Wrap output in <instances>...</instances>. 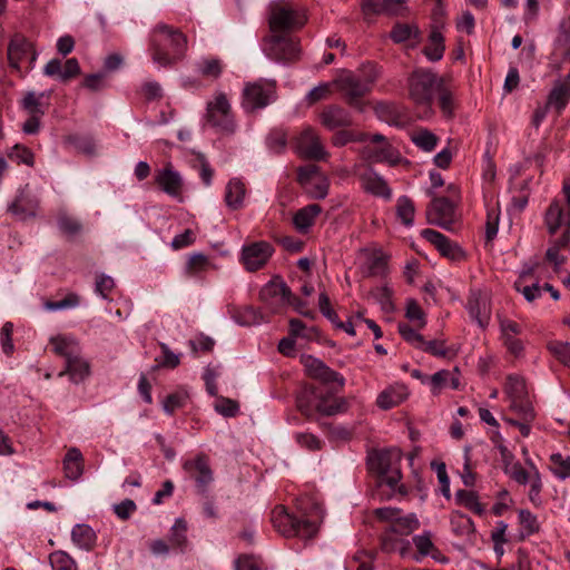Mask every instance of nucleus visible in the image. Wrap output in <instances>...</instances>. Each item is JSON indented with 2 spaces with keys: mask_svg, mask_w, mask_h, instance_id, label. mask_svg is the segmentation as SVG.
Listing matches in <instances>:
<instances>
[{
  "mask_svg": "<svg viewBox=\"0 0 570 570\" xmlns=\"http://www.w3.org/2000/svg\"><path fill=\"white\" fill-rule=\"evenodd\" d=\"M368 134L351 129L350 127L341 128L331 138L332 145L335 147H344L350 142H365Z\"/></svg>",
  "mask_w": 570,
  "mask_h": 570,
  "instance_id": "nucleus-36",
  "label": "nucleus"
},
{
  "mask_svg": "<svg viewBox=\"0 0 570 570\" xmlns=\"http://www.w3.org/2000/svg\"><path fill=\"white\" fill-rule=\"evenodd\" d=\"M274 253V247L265 240L254 242L243 246L240 261L247 272L263 268Z\"/></svg>",
  "mask_w": 570,
  "mask_h": 570,
  "instance_id": "nucleus-14",
  "label": "nucleus"
},
{
  "mask_svg": "<svg viewBox=\"0 0 570 570\" xmlns=\"http://www.w3.org/2000/svg\"><path fill=\"white\" fill-rule=\"evenodd\" d=\"M72 542L80 549L90 551L96 543V533L88 524H76L71 531Z\"/></svg>",
  "mask_w": 570,
  "mask_h": 570,
  "instance_id": "nucleus-34",
  "label": "nucleus"
},
{
  "mask_svg": "<svg viewBox=\"0 0 570 570\" xmlns=\"http://www.w3.org/2000/svg\"><path fill=\"white\" fill-rule=\"evenodd\" d=\"M455 501L478 515L484 513V507L480 503L479 497L474 491L458 490Z\"/></svg>",
  "mask_w": 570,
  "mask_h": 570,
  "instance_id": "nucleus-41",
  "label": "nucleus"
},
{
  "mask_svg": "<svg viewBox=\"0 0 570 570\" xmlns=\"http://www.w3.org/2000/svg\"><path fill=\"white\" fill-rule=\"evenodd\" d=\"M303 364L306 371V374L318 381L317 384H326L336 383L341 389L345 385V379L338 372L328 367L323 361L316 358L314 356H306L303 358Z\"/></svg>",
  "mask_w": 570,
  "mask_h": 570,
  "instance_id": "nucleus-15",
  "label": "nucleus"
},
{
  "mask_svg": "<svg viewBox=\"0 0 570 570\" xmlns=\"http://www.w3.org/2000/svg\"><path fill=\"white\" fill-rule=\"evenodd\" d=\"M40 206L39 198L29 190H21L14 200L8 206V212L19 220H26L37 216Z\"/></svg>",
  "mask_w": 570,
  "mask_h": 570,
  "instance_id": "nucleus-19",
  "label": "nucleus"
},
{
  "mask_svg": "<svg viewBox=\"0 0 570 570\" xmlns=\"http://www.w3.org/2000/svg\"><path fill=\"white\" fill-rule=\"evenodd\" d=\"M82 87L94 92L106 89L108 87L106 72L100 71L87 75L83 78Z\"/></svg>",
  "mask_w": 570,
  "mask_h": 570,
  "instance_id": "nucleus-61",
  "label": "nucleus"
},
{
  "mask_svg": "<svg viewBox=\"0 0 570 570\" xmlns=\"http://www.w3.org/2000/svg\"><path fill=\"white\" fill-rule=\"evenodd\" d=\"M183 470L195 481L197 493L205 497L210 483L214 481L208 456L199 453L194 459L186 460L183 463Z\"/></svg>",
  "mask_w": 570,
  "mask_h": 570,
  "instance_id": "nucleus-11",
  "label": "nucleus"
},
{
  "mask_svg": "<svg viewBox=\"0 0 570 570\" xmlns=\"http://www.w3.org/2000/svg\"><path fill=\"white\" fill-rule=\"evenodd\" d=\"M292 291L279 277H273L259 292V299L272 313H277L291 302Z\"/></svg>",
  "mask_w": 570,
  "mask_h": 570,
  "instance_id": "nucleus-12",
  "label": "nucleus"
},
{
  "mask_svg": "<svg viewBox=\"0 0 570 570\" xmlns=\"http://www.w3.org/2000/svg\"><path fill=\"white\" fill-rule=\"evenodd\" d=\"M187 397V394L179 392L168 394L163 401L164 411L167 414H174L176 410L185 406Z\"/></svg>",
  "mask_w": 570,
  "mask_h": 570,
  "instance_id": "nucleus-63",
  "label": "nucleus"
},
{
  "mask_svg": "<svg viewBox=\"0 0 570 570\" xmlns=\"http://www.w3.org/2000/svg\"><path fill=\"white\" fill-rule=\"evenodd\" d=\"M156 184L160 189L174 198L181 196L183 179L178 171L174 170L170 165L159 170L155 177Z\"/></svg>",
  "mask_w": 570,
  "mask_h": 570,
  "instance_id": "nucleus-23",
  "label": "nucleus"
},
{
  "mask_svg": "<svg viewBox=\"0 0 570 570\" xmlns=\"http://www.w3.org/2000/svg\"><path fill=\"white\" fill-rule=\"evenodd\" d=\"M570 101V72L557 80L548 96L547 105L560 115Z\"/></svg>",
  "mask_w": 570,
  "mask_h": 570,
  "instance_id": "nucleus-25",
  "label": "nucleus"
},
{
  "mask_svg": "<svg viewBox=\"0 0 570 570\" xmlns=\"http://www.w3.org/2000/svg\"><path fill=\"white\" fill-rule=\"evenodd\" d=\"M407 85L411 100L416 106L430 108L439 85L436 75L428 69H416L409 77Z\"/></svg>",
  "mask_w": 570,
  "mask_h": 570,
  "instance_id": "nucleus-7",
  "label": "nucleus"
},
{
  "mask_svg": "<svg viewBox=\"0 0 570 570\" xmlns=\"http://www.w3.org/2000/svg\"><path fill=\"white\" fill-rule=\"evenodd\" d=\"M209 265V259L205 254L194 253L188 256L185 265V274L188 277H198L208 269Z\"/></svg>",
  "mask_w": 570,
  "mask_h": 570,
  "instance_id": "nucleus-37",
  "label": "nucleus"
},
{
  "mask_svg": "<svg viewBox=\"0 0 570 570\" xmlns=\"http://www.w3.org/2000/svg\"><path fill=\"white\" fill-rule=\"evenodd\" d=\"M419 527L420 522L416 515L412 513L405 517H401L399 514L389 528L392 530V532H395L400 537H406L419 529Z\"/></svg>",
  "mask_w": 570,
  "mask_h": 570,
  "instance_id": "nucleus-39",
  "label": "nucleus"
},
{
  "mask_svg": "<svg viewBox=\"0 0 570 570\" xmlns=\"http://www.w3.org/2000/svg\"><path fill=\"white\" fill-rule=\"evenodd\" d=\"M510 407L524 421H533L535 419V412L528 395L511 400Z\"/></svg>",
  "mask_w": 570,
  "mask_h": 570,
  "instance_id": "nucleus-45",
  "label": "nucleus"
},
{
  "mask_svg": "<svg viewBox=\"0 0 570 570\" xmlns=\"http://www.w3.org/2000/svg\"><path fill=\"white\" fill-rule=\"evenodd\" d=\"M50 344L52 345L53 352L57 355L63 357L65 361L70 358L79 351L78 345L73 341L63 336L52 337L50 340Z\"/></svg>",
  "mask_w": 570,
  "mask_h": 570,
  "instance_id": "nucleus-42",
  "label": "nucleus"
},
{
  "mask_svg": "<svg viewBox=\"0 0 570 570\" xmlns=\"http://www.w3.org/2000/svg\"><path fill=\"white\" fill-rule=\"evenodd\" d=\"M187 48V37L180 29L159 22L151 30L149 51L153 61L160 67L168 68L183 60Z\"/></svg>",
  "mask_w": 570,
  "mask_h": 570,
  "instance_id": "nucleus-3",
  "label": "nucleus"
},
{
  "mask_svg": "<svg viewBox=\"0 0 570 570\" xmlns=\"http://www.w3.org/2000/svg\"><path fill=\"white\" fill-rule=\"evenodd\" d=\"M7 55L9 65L17 70H19L20 62L23 59H29L30 65L37 60V52L32 42H30L24 36L20 33H16L10 39Z\"/></svg>",
  "mask_w": 570,
  "mask_h": 570,
  "instance_id": "nucleus-17",
  "label": "nucleus"
},
{
  "mask_svg": "<svg viewBox=\"0 0 570 570\" xmlns=\"http://www.w3.org/2000/svg\"><path fill=\"white\" fill-rule=\"evenodd\" d=\"M532 273L531 269L522 272L518 281L514 283V288L522 293L524 298L528 302H533L538 297L542 295V286H539L538 284L532 285H523L522 282L527 277V275H530Z\"/></svg>",
  "mask_w": 570,
  "mask_h": 570,
  "instance_id": "nucleus-47",
  "label": "nucleus"
},
{
  "mask_svg": "<svg viewBox=\"0 0 570 570\" xmlns=\"http://www.w3.org/2000/svg\"><path fill=\"white\" fill-rule=\"evenodd\" d=\"M63 471L66 478L78 480L83 472V458L78 448H70L63 459Z\"/></svg>",
  "mask_w": 570,
  "mask_h": 570,
  "instance_id": "nucleus-32",
  "label": "nucleus"
},
{
  "mask_svg": "<svg viewBox=\"0 0 570 570\" xmlns=\"http://www.w3.org/2000/svg\"><path fill=\"white\" fill-rule=\"evenodd\" d=\"M518 517L519 523L523 530V537H530L540 531V523L537 515H534L530 510L521 509Z\"/></svg>",
  "mask_w": 570,
  "mask_h": 570,
  "instance_id": "nucleus-51",
  "label": "nucleus"
},
{
  "mask_svg": "<svg viewBox=\"0 0 570 570\" xmlns=\"http://www.w3.org/2000/svg\"><path fill=\"white\" fill-rule=\"evenodd\" d=\"M294 438L301 448H304L308 451H318L322 449L323 442L312 433L298 432L294 435Z\"/></svg>",
  "mask_w": 570,
  "mask_h": 570,
  "instance_id": "nucleus-64",
  "label": "nucleus"
},
{
  "mask_svg": "<svg viewBox=\"0 0 570 570\" xmlns=\"http://www.w3.org/2000/svg\"><path fill=\"white\" fill-rule=\"evenodd\" d=\"M367 465L371 472L377 474L379 485H387L394 490L401 480V471L393 459V452L381 450L372 452L367 458Z\"/></svg>",
  "mask_w": 570,
  "mask_h": 570,
  "instance_id": "nucleus-9",
  "label": "nucleus"
},
{
  "mask_svg": "<svg viewBox=\"0 0 570 570\" xmlns=\"http://www.w3.org/2000/svg\"><path fill=\"white\" fill-rule=\"evenodd\" d=\"M551 472L560 480L570 476V456L561 453H553L550 456Z\"/></svg>",
  "mask_w": 570,
  "mask_h": 570,
  "instance_id": "nucleus-44",
  "label": "nucleus"
},
{
  "mask_svg": "<svg viewBox=\"0 0 570 570\" xmlns=\"http://www.w3.org/2000/svg\"><path fill=\"white\" fill-rule=\"evenodd\" d=\"M307 21L305 13L284 1H272L268 6V26L273 35L299 30Z\"/></svg>",
  "mask_w": 570,
  "mask_h": 570,
  "instance_id": "nucleus-5",
  "label": "nucleus"
},
{
  "mask_svg": "<svg viewBox=\"0 0 570 570\" xmlns=\"http://www.w3.org/2000/svg\"><path fill=\"white\" fill-rule=\"evenodd\" d=\"M568 49H570V17L563 18L558 26L551 56L557 59L560 53Z\"/></svg>",
  "mask_w": 570,
  "mask_h": 570,
  "instance_id": "nucleus-35",
  "label": "nucleus"
},
{
  "mask_svg": "<svg viewBox=\"0 0 570 570\" xmlns=\"http://www.w3.org/2000/svg\"><path fill=\"white\" fill-rule=\"evenodd\" d=\"M413 543L415 544L419 554L411 553V556L416 562H420L422 557L429 556L434 549L430 532L413 537Z\"/></svg>",
  "mask_w": 570,
  "mask_h": 570,
  "instance_id": "nucleus-57",
  "label": "nucleus"
},
{
  "mask_svg": "<svg viewBox=\"0 0 570 570\" xmlns=\"http://www.w3.org/2000/svg\"><path fill=\"white\" fill-rule=\"evenodd\" d=\"M66 142L71 145L76 150L86 155L95 154V141L90 136L72 134L66 137Z\"/></svg>",
  "mask_w": 570,
  "mask_h": 570,
  "instance_id": "nucleus-46",
  "label": "nucleus"
},
{
  "mask_svg": "<svg viewBox=\"0 0 570 570\" xmlns=\"http://www.w3.org/2000/svg\"><path fill=\"white\" fill-rule=\"evenodd\" d=\"M362 156L370 163H387L395 166L400 163V153L391 144L380 146H365Z\"/></svg>",
  "mask_w": 570,
  "mask_h": 570,
  "instance_id": "nucleus-24",
  "label": "nucleus"
},
{
  "mask_svg": "<svg viewBox=\"0 0 570 570\" xmlns=\"http://www.w3.org/2000/svg\"><path fill=\"white\" fill-rule=\"evenodd\" d=\"M445 51L444 37L438 28H432L429 35V43L423 48L428 60L435 62L443 58Z\"/></svg>",
  "mask_w": 570,
  "mask_h": 570,
  "instance_id": "nucleus-33",
  "label": "nucleus"
},
{
  "mask_svg": "<svg viewBox=\"0 0 570 570\" xmlns=\"http://www.w3.org/2000/svg\"><path fill=\"white\" fill-rule=\"evenodd\" d=\"M414 215L415 206L413 200L405 195L399 197L396 202V216L401 223L406 227H411L414 223Z\"/></svg>",
  "mask_w": 570,
  "mask_h": 570,
  "instance_id": "nucleus-38",
  "label": "nucleus"
},
{
  "mask_svg": "<svg viewBox=\"0 0 570 570\" xmlns=\"http://www.w3.org/2000/svg\"><path fill=\"white\" fill-rule=\"evenodd\" d=\"M360 181L363 190L375 197H381L385 200L392 198V189L387 181L372 167L367 168L360 175Z\"/></svg>",
  "mask_w": 570,
  "mask_h": 570,
  "instance_id": "nucleus-21",
  "label": "nucleus"
},
{
  "mask_svg": "<svg viewBox=\"0 0 570 570\" xmlns=\"http://www.w3.org/2000/svg\"><path fill=\"white\" fill-rule=\"evenodd\" d=\"M379 75L377 68L370 66L363 71V75H356L352 71L343 72L334 80V85L344 101L350 107L362 112L366 107L364 97L372 91L373 85L379 79Z\"/></svg>",
  "mask_w": 570,
  "mask_h": 570,
  "instance_id": "nucleus-4",
  "label": "nucleus"
},
{
  "mask_svg": "<svg viewBox=\"0 0 570 570\" xmlns=\"http://www.w3.org/2000/svg\"><path fill=\"white\" fill-rule=\"evenodd\" d=\"M296 508L298 515L289 513L284 505H276L271 513L273 527L286 538L311 539L315 537L324 517L322 507L309 500H298Z\"/></svg>",
  "mask_w": 570,
  "mask_h": 570,
  "instance_id": "nucleus-1",
  "label": "nucleus"
},
{
  "mask_svg": "<svg viewBox=\"0 0 570 570\" xmlns=\"http://www.w3.org/2000/svg\"><path fill=\"white\" fill-rule=\"evenodd\" d=\"M246 196L245 184L238 178H232L226 185L225 203L232 210H238L244 206Z\"/></svg>",
  "mask_w": 570,
  "mask_h": 570,
  "instance_id": "nucleus-29",
  "label": "nucleus"
},
{
  "mask_svg": "<svg viewBox=\"0 0 570 570\" xmlns=\"http://www.w3.org/2000/svg\"><path fill=\"white\" fill-rule=\"evenodd\" d=\"M159 347L161 350V357H157L155 361L157 364L153 367L154 370L164 367V368H176L180 364V355L174 353L169 346L165 343H160Z\"/></svg>",
  "mask_w": 570,
  "mask_h": 570,
  "instance_id": "nucleus-53",
  "label": "nucleus"
},
{
  "mask_svg": "<svg viewBox=\"0 0 570 570\" xmlns=\"http://www.w3.org/2000/svg\"><path fill=\"white\" fill-rule=\"evenodd\" d=\"M407 397L404 386H391L382 391L376 399V404L382 410H390L400 405Z\"/></svg>",
  "mask_w": 570,
  "mask_h": 570,
  "instance_id": "nucleus-31",
  "label": "nucleus"
},
{
  "mask_svg": "<svg viewBox=\"0 0 570 570\" xmlns=\"http://www.w3.org/2000/svg\"><path fill=\"white\" fill-rule=\"evenodd\" d=\"M45 94H40L39 97L36 96L35 92L29 91L26 94L21 101V108L26 110L29 115H45V109L42 108L40 98H42Z\"/></svg>",
  "mask_w": 570,
  "mask_h": 570,
  "instance_id": "nucleus-60",
  "label": "nucleus"
},
{
  "mask_svg": "<svg viewBox=\"0 0 570 570\" xmlns=\"http://www.w3.org/2000/svg\"><path fill=\"white\" fill-rule=\"evenodd\" d=\"M267 56L277 62L291 63L299 59V40L286 35H272L267 39Z\"/></svg>",
  "mask_w": 570,
  "mask_h": 570,
  "instance_id": "nucleus-10",
  "label": "nucleus"
},
{
  "mask_svg": "<svg viewBox=\"0 0 570 570\" xmlns=\"http://www.w3.org/2000/svg\"><path fill=\"white\" fill-rule=\"evenodd\" d=\"M381 549L383 552L391 553L399 551L402 558H407L411 556V542L409 540L403 539L395 532H392L390 528H387L381 534Z\"/></svg>",
  "mask_w": 570,
  "mask_h": 570,
  "instance_id": "nucleus-27",
  "label": "nucleus"
},
{
  "mask_svg": "<svg viewBox=\"0 0 570 570\" xmlns=\"http://www.w3.org/2000/svg\"><path fill=\"white\" fill-rule=\"evenodd\" d=\"M57 224L60 232L68 237H73L82 230L81 223L66 213L58 215Z\"/></svg>",
  "mask_w": 570,
  "mask_h": 570,
  "instance_id": "nucleus-50",
  "label": "nucleus"
},
{
  "mask_svg": "<svg viewBox=\"0 0 570 570\" xmlns=\"http://www.w3.org/2000/svg\"><path fill=\"white\" fill-rule=\"evenodd\" d=\"M197 70L205 78L218 79L223 72V62L218 58H204L198 62Z\"/></svg>",
  "mask_w": 570,
  "mask_h": 570,
  "instance_id": "nucleus-43",
  "label": "nucleus"
},
{
  "mask_svg": "<svg viewBox=\"0 0 570 570\" xmlns=\"http://www.w3.org/2000/svg\"><path fill=\"white\" fill-rule=\"evenodd\" d=\"M295 149L305 159L324 160L328 156L318 134L312 127L304 128L295 138Z\"/></svg>",
  "mask_w": 570,
  "mask_h": 570,
  "instance_id": "nucleus-13",
  "label": "nucleus"
},
{
  "mask_svg": "<svg viewBox=\"0 0 570 570\" xmlns=\"http://www.w3.org/2000/svg\"><path fill=\"white\" fill-rule=\"evenodd\" d=\"M504 392L510 401L528 395L525 383L523 379L518 375H509L507 377Z\"/></svg>",
  "mask_w": 570,
  "mask_h": 570,
  "instance_id": "nucleus-49",
  "label": "nucleus"
},
{
  "mask_svg": "<svg viewBox=\"0 0 570 570\" xmlns=\"http://www.w3.org/2000/svg\"><path fill=\"white\" fill-rule=\"evenodd\" d=\"M205 118L213 128L220 132L229 135L235 132V117L224 92L215 94L213 100L207 102Z\"/></svg>",
  "mask_w": 570,
  "mask_h": 570,
  "instance_id": "nucleus-6",
  "label": "nucleus"
},
{
  "mask_svg": "<svg viewBox=\"0 0 570 570\" xmlns=\"http://www.w3.org/2000/svg\"><path fill=\"white\" fill-rule=\"evenodd\" d=\"M422 237L431 243L442 256L452 261H460L464 254L461 247L440 232L431 228L423 229Z\"/></svg>",
  "mask_w": 570,
  "mask_h": 570,
  "instance_id": "nucleus-20",
  "label": "nucleus"
},
{
  "mask_svg": "<svg viewBox=\"0 0 570 570\" xmlns=\"http://www.w3.org/2000/svg\"><path fill=\"white\" fill-rule=\"evenodd\" d=\"M321 213L322 207L318 204H309L296 212L293 217V224L298 232L305 233L314 225L316 217Z\"/></svg>",
  "mask_w": 570,
  "mask_h": 570,
  "instance_id": "nucleus-30",
  "label": "nucleus"
},
{
  "mask_svg": "<svg viewBox=\"0 0 570 570\" xmlns=\"http://www.w3.org/2000/svg\"><path fill=\"white\" fill-rule=\"evenodd\" d=\"M326 384L305 383L296 393V407L307 420H318L347 411V401Z\"/></svg>",
  "mask_w": 570,
  "mask_h": 570,
  "instance_id": "nucleus-2",
  "label": "nucleus"
},
{
  "mask_svg": "<svg viewBox=\"0 0 570 570\" xmlns=\"http://www.w3.org/2000/svg\"><path fill=\"white\" fill-rule=\"evenodd\" d=\"M548 351L564 366L570 368V343L551 341L547 345Z\"/></svg>",
  "mask_w": 570,
  "mask_h": 570,
  "instance_id": "nucleus-54",
  "label": "nucleus"
},
{
  "mask_svg": "<svg viewBox=\"0 0 570 570\" xmlns=\"http://www.w3.org/2000/svg\"><path fill=\"white\" fill-rule=\"evenodd\" d=\"M215 411L225 417H235L239 412V404L233 399L217 396Z\"/></svg>",
  "mask_w": 570,
  "mask_h": 570,
  "instance_id": "nucleus-58",
  "label": "nucleus"
},
{
  "mask_svg": "<svg viewBox=\"0 0 570 570\" xmlns=\"http://www.w3.org/2000/svg\"><path fill=\"white\" fill-rule=\"evenodd\" d=\"M570 245V230L568 229L566 233L554 239L551 246L547 249L546 257L547 259L554 264V266H559L564 262V258L559 254L562 248H566Z\"/></svg>",
  "mask_w": 570,
  "mask_h": 570,
  "instance_id": "nucleus-40",
  "label": "nucleus"
},
{
  "mask_svg": "<svg viewBox=\"0 0 570 570\" xmlns=\"http://www.w3.org/2000/svg\"><path fill=\"white\" fill-rule=\"evenodd\" d=\"M373 295L385 313L394 311L393 291L387 285L376 288Z\"/></svg>",
  "mask_w": 570,
  "mask_h": 570,
  "instance_id": "nucleus-62",
  "label": "nucleus"
},
{
  "mask_svg": "<svg viewBox=\"0 0 570 570\" xmlns=\"http://www.w3.org/2000/svg\"><path fill=\"white\" fill-rule=\"evenodd\" d=\"M468 312L470 317L475 321L481 327H485L489 322V314L485 312V306L483 305V311L481 307V302L479 298H470L468 302Z\"/></svg>",
  "mask_w": 570,
  "mask_h": 570,
  "instance_id": "nucleus-59",
  "label": "nucleus"
},
{
  "mask_svg": "<svg viewBox=\"0 0 570 570\" xmlns=\"http://www.w3.org/2000/svg\"><path fill=\"white\" fill-rule=\"evenodd\" d=\"M187 522L178 518L170 529L169 541L173 547L183 549L187 544Z\"/></svg>",
  "mask_w": 570,
  "mask_h": 570,
  "instance_id": "nucleus-52",
  "label": "nucleus"
},
{
  "mask_svg": "<svg viewBox=\"0 0 570 570\" xmlns=\"http://www.w3.org/2000/svg\"><path fill=\"white\" fill-rule=\"evenodd\" d=\"M454 204L448 197H433L426 209L428 222L444 229H451L454 222Z\"/></svg>",
  "mask_w": 570,
  "mask_h": 570,
  "instance_id": "nucleus-16",
  "label": "nucleus"
},
{
  "mask_svg": "<svg viewBox=\"0 0 570 570\" xmlns=\"http://www.w3.org/2000/svg\"><path fill=\"white\" fill-rule=\"evenodd\" d=\"M69 375L71 382L78 384L85 381L90 374L89 363L80 356L79 351L66 361L65 368L58 376Z\"/></svg>",
  "mask_w": 570,
  "mask_h": 570,
  "instance_id": "nucleus-26",
  "label": "nucleus"
},
{
  "mask_svg": "<svg viewBox=\"0 0 570 570\" xmlns=\"http://www.w3.org/2000/svg\"><path fill=\"white\" fill-rule=\"evenodd\" d=\"M289 334L297 338H304L306 341L314 340L318 332L315 327H307L301 320L292 318L289 321Z\"/></svg>",
  "mask_w": 570,
  "mask_h": 570,
  "instance_id": "nucleus-56",
  "label": "nucleus"
},
{
  "mask_svg": "<svg viewBox=\"0 0 570 570\" xmlns=\"http://www.w3.org/2000/svg\"><path fill=\"white\" fill-rule=\"evenodd\" d=\"M321 124L328 130L351 127L353 117L350 111L338 105L326 107L320 115Z\"/></svg>",
  "mask_w": 570,
  "mask_h": 570,
  "instance_id": "nucleus-22",
  "label": "nucleus"
},
{
  "mask_svg": "<svg viewBox=\"0 0 570 570\" xmlns=\"http://www.w3.org/2000/svg\"><path fill=\"white\" fill-rule=\"evenodd\" d=\"M405 0H364V13L397 16L404 8Z\"/></svg>",
  "mask_w": 570,
  "mask_h": 570,
  "instance_id": "nucleus-28",
  "label": "nucleus"
},
{
  "mask_svg": "<svg viewBox=\"0 0 570 570\" xmlns=\"http://www.w3.org/2000/svg\"><path fill=\"white\" fill-rule=\"evenodd\" d=\"M275 99V81L259 79L245 83L242 95V107L246 112H253L267 107Z\"/></svg>",
  "mask_w": 570,
  "mask_h": 570,
  "instance_id": "nucleus-8",
  "label": "nucleus"
},
{
  "mask_svg": "<svg viewBox=\"0 0 570 570\" xmlns=\"http://www.w3.org/2000/svg\"><path fill=\"white\" fill-rule=\"evenodd\" d=\"M438 141V136L428 129L419 130L412 136V142L426 153L434 150Z\"/></svg>",
  "mask_w": 570,
  "mask_h": 570,
  "instance_id": "nucleus-48",
  "label": "nucleus"
},
{
  "mask_svg": "<svg viewBox=\"0 0 570 570\" xmlns=\"http://www.w3.org/2000/svg\"><path fill=\"white\" fill-rule=\"evenodd\" d=\"M544 224L551 236L558 232L562 234L570 230V209L564 207L559 199H553L546 210Z\"/></svg>",
  "mask_w": 570,
  "mask_h": 570,
  "instance_id": "nucleus-18",
  "label": "nucleus"
},
{
  "mask_svg": "<svg viewBox=\"0 0 570 570\" xmlns=\"http://www.w3.org/2000/svg\"><path fill=\"white\" fill-rule=\"evenodd\" d=\"M52 570H78L75 560L65 551H55L49 556Z\"/></svg>",
  "mask_w": 570,
  "mask_h": 570,
  "instance_id": "nucleus-55",
  "label": "nucleus"
}]
</instances>
